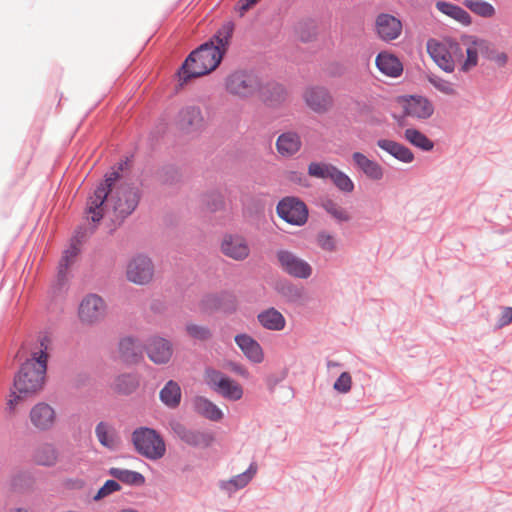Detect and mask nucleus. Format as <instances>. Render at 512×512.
Here are the masks:
<instances>
[{"instance_id": "38", "label": "nucleus", "mask_w": 512, "mask_h": 512, "mask_svg": "<svg viewBox=\"0 0 512 512\" xmlns=\"http://www.w3.org/2000/svg\"><path fill=\"white\" fill-rule=\"evenodd\" d=\"M463 5L482 18H492L496 14L495 7L485 0H463Z\"/></svg>"}, {"instance_id": "34", "label": "nucleus", "mask_w": 512, "mask_h": 512, "mask_svg": "<svg viewBox=\"0 0 512 512\" xmlns=\"http://www.w3.org/2000/svg\"><path fill=\"white\" fill-rule=\"evenodd\" d=\"M139 386V377L136 373H123L118 375L113 382L115 392L122 395H130Z\"/></svg>"}, {"instance_id": "62", "label": "nucleus", "mask_w": 512, "mask_h": 512, "mask_svg": "<svg viewBox=\"0 0 512 512\" xmlns=\"http://www.w3.org/2000/svg\"><path fill=\"white\" fill-rule=\"evenodd\" d=\"M120 512H138V511H136L135 509H132V508H125V509H122Z\"/></svg>"}, {"instance_id": "26", "label": "nucleus", "mask_w": 512, "mask_h": 512, "mask_svg": "<svg viewBox=\"0 0 512 512\" xmlns=\"http://www.w3.org/2000/svg\"><path fill=\"white\" fill-rule=\"evenodd\" d=\"M193 409L198 415L210 421L218 422L224 417L222 410L204 396H196L194 398Z\"/></svg>"}, {"instance_id": "37", "label": "nucleus", "mask_w": 512, "mask_h": 512, "mask_svg": "<svg viewBox=\"0 0 512 512\" xmlns=\"http://www.w3.org/2000/svg\"><path fill=\"white\" fill-rule=\"evenodd\" d=\"M405 139L422 151L429 152L434 148V142L416 128H408L404 132Z\"/></svg>"}, {"instance_id": "56", "label": "nucleus", "mask_w": 512, "mask_h": 512, "mask_svg": "<svg viewBox=\"0 0 512 512\" xmlns=\"http://www.w3.org/2000/svg\"><path fill=\"white\" fill-rule=\"evenodd\" d=\"M258 0H240L237 3V9L240 14L243 15L246 11H248L253 5H255Z\"/></svg>"}, {"instance_id": "27", "label": "nucleus", "mask_w": 512, "mask_h": 512, "mask_svg": "<svg viewBox=\"0 0 512 512\" xmlns=\"http://www.w3.org/2000/svg\"><path fill=\"white\" fill-rule=\"evenodd\" d=\"M259 324L270 331H281L286 326L283 314L274 307H269L257 315Z\"/></svg>"}, {"instance_id": "7", "label": "nucleus", "mask_w": 512, "mask_h": 512, "mask_svg": "<svg viewBox=\"0 0 512 512\" xmlns=\"http://www.w3.org/2000/svg\"><path fill=\"white\" fill-rule=\"evenodd\" d=\"M205 381L213 391L227 400L238 401L243 396L241 385L217 369L206 368Z\"/></svg>"}, {"instance_id": "31", "label": "nucleus", "mask_w": 512, "mask_h": 512, "mask_svg": "<svg viewBox=\"0 0 512 512\" xmlns=\"http://www.w3.org/2000/svg\"><path fill=\"white\" fill-rule=\"evenodd\" d=\"M275 291L289 303H297L304 296V289L288 279L277 281Z\"/></svg>"}, {"instance_id": "28", "label": "nucleus", "mask_w": 512, "mask_h": 512, "mask_svg": "<svg viewBox=\"0 0 512 512\" xmlns=\"http://www.w3.org/2000/svg\"><path fill=\"white\" fill-rule=\"evenodd\" d=\"M257 472V465L255 463H251L246 471L240 473L234 477H232L228 481H221L220 488L223 491H226L229 495L233 494L239 489L244 488L248 485V483L252 480L254 475Z\"/></svg>"}, {"instance_id": "2", "label": "nucleus", "mask_w": 512, "mask_h": 512, "mask_svg": "<svg viewBox=\"0 0 512 512\" xmlns=\"http://www.w3.org/2000/svg\"><path fill=\"white\" fill-rule=\"evenodd\" d=\"M233 32L234 24L226 22L209 40L194 49L178 71L180 79L187 82L215 70L227 52Z\"/></svg>"}, {"instance_id": "4", "label": "nucleus", "mask_w": 512, "mask_h": 512, "mask_svg": "<svg viewBox=\"0 0 512 512\" xmlns=\"http://www.w3.org/2000/svg\"><path fill=\"white\" fill-rule=\"evenodd\" d=\"M224 86L230 95L247 99L260 90L261 78L252 69H236L226 76Z\"/></svg>"}, {"instance_id": "14", "label": "nucleus", "mask_w": 512, "mask_h": 512, "mask_svg": "<svg viewBox=\"0 0 512 512\" xmlns=\"http://www.w3.org/2000/svg\"><path fill=\"white\" fill-rule=\"evenodd\" d=\"M176 125L186 133L200 131L204 126L200 107L195 105L183 107L177 114Z\"/></svg>"}, {"instance_id": "20", "label": "nucleus", "mask_w": 512, "mask_h": 512, "mask_svg": "<svg viewBox=\"0 0 512 512\" xmlns=\"http://www.w3.org/2000/svg\"><path fill=\"white\" fill-rule=\"evenodd\" d=\"M434 112L431 102L422 96H410L404 104V117L427 119Z\"/></svg>"}, {"instance_id": "43", "label": "nucleus", "mask_w": 512, "mask_h": 512, "mask_svg": "<svg viewBox=\"0 0 512 512\" xmlns=\"http://www.w3.org/2000/svg\"><path fill=\"white\" fill-rule=\"evenodd\" d=\"M186 333L196 341H208L212 338L213 333L207 326L188 323L185 326Z\"/></svg>"}, {"instance_id": "19", "label": "nucleus", "mask_w": 512, "mask_h": 512, "mask_svg": "<svg viewBox=\"0 0 512 512\" xmlns=\"http://www.w3.org/2000/svg\"><path fill=\"white\" fill-rule=\"evenodd\" d=\"M142 343L131 336L124 337L119 342V354L125 364H136L143 358Z\"/></svg>"}, {"instance_id": "5", "label": "nucleus", "mask_w": 512, "mask_h": 512, "mask_svg": "<svg viewBox=\"0 0 512 512\" xmlns=\"http://www.w3.org/2000/svg\"><path fill=\"white\" fill-rule=\"evenodd\" d=\"M132 442L135 450L143 457L155 461L166 453V444L161 434L153 428L140 427L133 431Z\"/></svg>"}, {"instance_id": "13", "label": "nucleus", "mask_w": 512, "mask_h": 512, "mask_svg": "<svg viewBox=\"0 0 512 512\" xmlns=\"http://www.w3.org/2000/svg\"><path fill=\"white\" fill-rule=\"evenodd\" d=\"M153 274L154 266L151 259L141 254L134 257L127 268L128 280L139 285L148 283Z\"/></svg>"}, {"instance_id": "64", "label": "nucleus", "mask_w": 512, "mask_h": 512, "mask_svg": "<svg viewBox=\"0 0 512 512\" xmlns=\"http://www.w3.org/2000/svg\"><path fill=\"white\" fill-rule=\"evenodd\" d=\"M398 123H399V125H400V126H404V125H406V123H405V121H404V118H403V119H399V120H398Z\"/></svg>"}, {"instance_id": "54", "label": "nucleus", "mask_w": 512, "mask_h": 512, "mask_svg": "<svg viewBox=\"0 0 512 512\" xmlns=\"http://www.w3.org/2000/svg\"><path fill=\"white\" fill-rule=\"evenodd\" d=\"M29 480L28 474L26 472L20 471L14 474L11 478V486L14 490H20Z\"/></svg>"}, {"instance_id": "40", "label": "nucleus", "mask_w": 512, "mask_h": 512, "mask_svg": "<svg viewBox=\"0 0 512 512\" xmlns=\"http://www.w3.org/2000/svg\"><path fill=\"white\" fill-rule=\"evenodd\" d=\"M297 34L302 42H310L317 35V26L314 20L307 19L297 25Z\"/></svg>"}, {"instance_id": "25", "label": "nucleus", "mask_w": 512, "mask_h": 512, "mask_svg": "<svg viewBox=\"0 0 512 512\" xmlns=\"http://www.w3.org/2000/svg\"><path fill=\"white\" fill-rule=\"evenodd\" d=\"M377 146L400 162L411 163L414 161L415 157L411 149L399 142L390 139H379Z\"/></svg>"}, {"instance_id": "39", "label": "nucleus", "mask_w": 512, "mask_h": 512, "mask_svg": "<svg viewBox=\"0 0 512 512\" xmlns=\"http://www.w3.org/2000/svg\"><path fill=\"white\" fill-rule=\"evenodd\" d=\"M336 166L323 162H311L308 165V174L319 179H331Z\"/></svg>"}, {"instance_id": "52", "label": "nucleus", "mask_w": 512, "mask_h": 512, "mask_svg": "<svg viewBox=\"0 0 512 512\" xmlns=\"http://www.w3.org/2000/svg\"><path fill=\"white\" fill-rule=\"evenodd\" d=\"M352 378L348 372H342L334 382L333 388L340 393H347L351 390Z\"/></svg>"}, {"instance_id": "29", "label": "nucleus", "mask_w": 512, "mask_h": 512, "mask_svg": "<svg viewBox=\"0 0 512 512\" xmlns=\"http://www.w3.org/2000/svg\"><path fill=\"white\" fill-rule=\"evenodd\" d=\"M302 142L296 132H284L276 141V148L280 155L290 157L296 154L301 148Z\"/></svg>"}, {"instance_id": "30", "label": "nucleus", "mask_w": 512, "mask_h": 512, "mask_svg": "<svg viewBox=\"0 0 512 512\" xmlns=\"http://www.w3.org/2000/svg\"><path fill=\"white\" fill-rule=\"evenodd\" d=\"M435 7L441 13L456 20L464 26H470L472 24L471 15L465 9L456 4L439 0L436 2Z\"/></svg>"}, {"instance_id": "16", "label": "nucleus", "mask_w": 512, "mask_h": 512, "mask_svg": "<svg viewBox=\"0 0 512 512\" xmlns=\"http://www.w3.org/2000/svg\"><path fill=\"white\" fill-rule=\"evenodd\" d=\"M222 253L236 261L245 260L250 254L247 240L240 235L226 234L221 243Z\"/></svg>"}, {"instance_id": "55", "label": "nucleus", "mask_w": 512, "mask_h": 512, "mask_svg": "<svg viewBox=\"0 0 512 512\" xmlns=\"http://www.w3.org/2000/svg\"><path fill=\"white\" fill-rule=\"evenodd\" d=\"M512 322V307H504L497 320V327L502 328Z\"/></svg>"}, {"instance_id": "60", "label": "nucleus", "mask_w": 512, "mask_h": 512, "mask_svg": "<svg viewBox=\"0 0 512 512\" xmlns=\"http://www.w3.org/2000/svg\"><path fill=\"white\" fill-rule=\"evenodd\" d=\"M450 48L451 50H453L454 52H461V47L460 45L457 43V42H453L450 44Z\"/></svg>"}, {"instance_id": "15", "label": "nucleus", "mask_w": 512, "mask_h": 512, "mask_svg": "<svg viewBox=\"0 0 512 512\" xmlns=\"http://www.w3.org/2000/svg\"><path fill=\"white\" fill-rule=\"evenodd\" d=\"M304 99L307 106L316 113L327 112L333 104L330 92L322 86L308 87L304 92Z\"/></svg>"}, {"instance_id": "10", "label": "nucleus", "mask_w": 512, "mask_h": 512, "mask_svg": "<svg viewBox=\"0 0 512 512\" xmlns=\"http://www.w3.org/2000/svg\"><path fill=\"white\" fill-rule=\"evenodd\" d=\"M107 305L104 299L95 293L86 295L80 305L78 315L80 320L86 324H95L104 319Z\"/></svg>"}, {"instance_id": "41", "label": "nucleus", "mask_w": 512, "mask_h": 512, "mask_svg": "<svg viewBox=\"0 0 512 512\" xmlns=\"http://www.w3.org/2000/svg\"><path fill=\"white\" fill-rule=\"evenodd\" d=\"M322 207L338 222H348L351 219L350 215L332 199H325Z\"/></svg>"}, {"instance_id": "24", "label": "nucleus", "mask_w": 512, "mask_h": 512, "mask_svg": "<svg viewBox=\"0 0 512 512\" xmlns=\"http://www.w3.org/2000/svg\"><path fill=\"white\" fill-rule=\"evenodd\" d=\"M375 64L382 74L392 78L400 76L403 72V65L400 60L388 52H380L376 56Z\"/></svg>"}, {"instance_id": "42", "label": "nucleus", "mask_w": 512, "mask_h": 512, "mask_svg": "<svg viewBox=\"0 0 512 512\" xmlns=\"http://www.w3.org/2000/svg\"><path fill=\"white\" fill-rule=\"evenodd\" d=\"M331 180L333 184L343 193H351L355 188L351 178L337 167L331 175Z\"/></svg>"}, {"instance_id": "11", "label": "nucleus", "mask_w": 512, "mask_h": 512, "mask_svg": "<svg viewBox=\"0 0 512 512\" xmlns=\"http://www.w3.org/2000/svg\"><path fill=\"white\" fill-rule=\"evenodd\" d=\"M200 306L204 312L221 311L230 314L236 311L237 300L232 293L221 291L205 295L201 300Z\"/></svg>"}, {"instance_id": "51", "label": "nucleus", "mask_w": 512, "mask_h": 512, "mask_svg": "<svg viewBox=\"0 0 512 512\" xmlns=\"http://www.w3.org/2000/svg\"><path fill=\"white\" fill-rule=\"evenodd\" d=\"M205 203L211 211H218L224 207V197L218 191H212L205 195Z\"/></svg>"}, {"instance_id": "23", "label": "nucleus", "mask_w": 512, "mask_h": 512, "mask_svg": "<svg viewBox=\"0 0 512 512\" xmlns=\"http://www.w3.org/2000/svg\"><path fill=\"white\" fill-rule=\"evenodd\" d=\"M54 419L55 412L53 408L46 403H38L30 411L32 424L40 430L49 429L54 423Z\"/></svg>"}, {"instance_id": "48", "label": "nucleus", "mask_w": 512, "mask_h": 512, "mask_svg": "<svg viewBox=\"0 0 512 512\" xmlns=\"http://www.w3.org/2000/svg\"><path fill=\"white\" fill-rule=\"evenodd\" d=\"M121 489L118 481L114 479H108L105 483L99 488L97 493L93 496L94 501H100L101 499L109 496L110 494L117 492Z\"/></svg>"}, {"instance_id": "57", "label": "nucleus", "mask_w": 512, "mask_h": 512, "mask_svg": "<svg viewBox=\"0 0 512 512\" xmlns=\"http://www.w3.org/2000/svg\"><path fill=\"white\" fill-rule=\"evenodd\" d=\"M79 253V249L75 245H71V247L64 251L63 256H68L69 265L74 257H76Z\"/></svg>"}, {"instance_id": "58", "label": "nucleus", "mask_w": 512, "mask_h": 512, "mask_svg": "<svg viewBox=\"0 0 512 512\" xmlns=\"http://www.w3.org/2000/svg\"><path fill=\"white\" fill-rule=\"evenodd\" d=\"M491 60H495L499 65L503 66L507 62V55L505 53H496L494 54V58Z\"/></svg>"}, {"instance_id": "1", "label": "nucleus", "mask_w": 512, "mask_h": 512, "mask_svg": "<svg viewBox=\"0 0 512 512\" xmlns=\"http://www.w3.org/2000/svg\"><path fill=\"white\" fill-rule=\"evenodd\" d=\"M119 171H112L96 186L88 197L86 212L91 215L93 223H99L105 213L106 203L112 204L117 219L123 221L137 208L142 197L141 190L132 184H121L115 191V183L120 179Z\"/></svg>"}, {"instance_id": "44", "label": "nucleus", "mask_w": 512, "mask_h": 512, "mask_svg": "<svg viewBox=\"0 0 512 512\" xmlns=\"http://www.w3.org/2000/svg\"><path fill=\"white\" fill-rule=\"evenodd\" d=\"M431 56L435 63L441 68L443 71L447 73H451L454 71L455 63L448 51L444 50H434L431 52Z\"/></svg>"}, {"instance_id": "32", "label": "nucleus", "mask_w": 512, "mask_h": 512, "mask_svg": "<svg viewBox=\"0 0 512 512\" xmlns=\"http://www.w3.org/2000/svg\"><path fill=\"white\" fill-rule=\"evenodd\" d=\"M32 457L37 465L53 467L58 461V451L52 444L44 443L35 448Z\"/></svg>"}, {"instance_id": "63", "label": "nucleus", "mask_w": 512, "mask_h": 512, "mask_svg": "<svg viewBox=\"0 0 512 512\" xmlns=\"http://www.w3.org/2000/svg\"><path fill=\"white\" fill-rule=\"evenodd\" d=\"M13 512H27L25 509L22 508H16L13 510Z\"/></svg>"}, {"instance_id": "35", "label": "nucleus", "mask_w": 512, "mask_h": 512, "mask_svg": "<svg viewBox=\"0 0 512 512\" xmlns=\"http://www.w3.org/2000/svg\"><path fill=\"white\" fill-rule=\"evenodd\" d=\"M108 474L130 486L140 487L145 484V477L136 471L112 467L108 470Z\"/></svg>"}, {"instance_id": "22", "label": "nucleus", "mask_w": 512, "mask_h": 512, "mask_svg": "<svg viewBox=\"0 0 512 512\" xmlns=\"http://www.w3.org/2000/svg\"><path fill=\"white\" fill-rule=\"evenodd\" d=\"M352 160L355 166L369 179L379 181L384 176L382 166L374 160L369 159L361 152H354Z\"/></svg>"}, {"instance_id": "46", "label": "nucleus", "mask_w": 512, "mask_h": 512, "mask_svg": "<svg viewBox=\"0 0 512 512\" xmlns=\"http://www.w3.org/2000/svg\"><path fill=\"white\" fill-rule=\"evenodd\" d=\"M467 40H470L471 44L477 46L479 54H482L484 57L490 60L494 58L496 50L490 41L469 35H467Z\"/></svg>"}, {"instance_id": "12", "label": "nucleus", "mask_w": 512, "mask_h": 512, "mask_svg": "<svg viewBox=\"0 0 512 512\" xmlns=\"http://www.w3.org/2000/svg\"><path fill=\"white\" fill-rule=\"evenodd\" d=\"M403 25L399 18L389 13H380L375 19V32L385 42L397 39L402 33Z\"/></svg>"}, {"instance_id": "6", "label": "nucleus", "mask_w": 512, "mask_h": 512, "mask_svg": "<svg viewBox=\"0 0 512 512\" xmlns=\"http://www.w3.org/2000/svg\"><path fill=\"white\" fill-rule=\"evenodd\" d=\"M168 428L173 437L192 448H208L214 442V435L209 431L189 428L176 418L168 421Z\"/></svg>"}, {"instance_id": "49", "label": "nucleus", "mask_w": 512, "mask_h": 512, "mask_svg": "<svg viewBox=\"0 0 512 512\" xmlns=\"http://www.w3.org/2000/svg\"><path fill=\"white\" fill-rule=\"evenodd\" d=\"M428 80L438 91L446 95L456 94V90L454 89V86L451 82L434 74L430 75Z\"/></svg>"}, {"instance_id": "47", "label": "nucleus", "mask_w": 512, "mask_h": 512, "mask_svg": "<svg viewBox=\"0 0 512 512\" xmlns=\"http://www.w3.org/2000/svg\"><path fill=\"white\" fill-rule=\"evenodd\" d=\"M466 54L467 57L460 68L462 72H469L478 64L479 51L476 45L471 44L470 40H467Z\"/></svg>"}, {"instance_id": "9", "label": "nucleus", "mask_w": 512, "mask_h": 512, "mask_svg": "<svg viewBox=\"0 0 512 512\" xmlns=\"http://www.w3.org/2000/svg\"><path fill=\"white\" fill-rule=\"evenodd\" d=\"M275 255L279 268L285 274L296 279H308L312 275V266L294 252L287 249H279Z\"/></svg>"}, {"instance_id": "61", "label": "nucleus", "mask_w": 512, "mask_h": 512, "mask_svg": "<svg viewBox=\"0 0 512 512\" xmlns=\"http://www.w3.org/2000/svg\"><path fill=\"white\" fill-rule=\"evenodd\" d=\"M339 365H340L339 363L334 362V361H328V363H327L328 368L337 367Z\"/></svg>"}, {"instance_id": "21", "label": "nucleus", "mask_w": 512, "mask_h": 512, "mask_svg": "<svg viewBox=\"0 0 512 512\" xmlns=\"http://www.w3.org/2000/svg\"><path fill=\"white\" fill-rule=\"evenodd\" d=\"M235 343L251 362L259 364L264 360V353L261 345L250 335L241 333L234 338Z\"/></svg>"}, {"instance_id": "33", "label": "nucleus", "mask_w": 512, "mask_h": 512, "mask_svg": "<svg viewBox=\"0 0 512 512\" xmlns=\"http://www.w3.org/2000/svg\"><path fill=\"white\" fill-rule=\"evenodd\" d=\"M181 388L174 380L166 382L164 387L160 390L159 398L161 402L170 409H175L181 402Z\"/></svg>"}, {"instance_id": "17", "label": "nucleus", "mask_w": 512, "mask_h": 512, "mask_svg": "<svg viewBox=\"0 0 512 512\" xmlns=\"http://www.w3.org/2000/svg\"><path fill=\"white\" fill-rule=\"evenodd\" d=\"M146 352L149 359L155 364H167L173 354L172 344L169 340L154 336L148 340Z\"/></svg>"}, {"instance_id": "3", "label": "nucleus", "mask_w": 512, "mask_h": 512, "mask_svg": "<svg viewBox=\"0 0 512 512\" xmlns=\"http://www.w3.org/2000/svg\"><path fill=\"white\" fill-rule=\"evenodd\" d=\"M47 341L46 336L40 339L39 351H34L31 358L23 362L15 374L6 406V411L9 414L15 413L16 407L21 401L42 389L48 363Z\"/></svg>"}, {"instance_id": "45", "label": "nucleus", "mask_w": 512, "mask_h": 512, "mask_svg": "<svg viewBox=\"0 0 512 512\" xmlns=\"http://www.w3.org/2000/svg\"><path fill=\"white\" fill-rule=\"evenodd\" d=\"M159 179L163 184L173 185L180 181L181 174L174 165H165L159 171Z\"/></svg>"}, {"instance_id": "18", "label": "nucleus", "mask_w": 512, "mask_h": 512, "mask_svg": "<svg viewBox=\"0 0 512 512\" xmlns=\"http://www.w3.org/2000/svg\"><path fill=\"white\" fill-rule=\"evenodd\" d=\"M257 94L266 105L277 107L286 100L287 91L282 84L270 81L265 84L261 82Z\"/></svg>"}, {"instance_id": "8", "label": "nucleus", "mask_w": 512, "mask_h": 512, "mask_svg": "<svg viewBox=\"0 0 512 512\" xmlns=\"http://www.w3.org/2000/svg\"><path fill=\"white\" fill-rule=\"evenodd\" d=\"M276 213L282 220L294 226H303L309 216L305 202L295 196L282 198L276 206Z\"/></svg>"}, {"instance_id": "53", "label": "nucleus", "mask_w": 512, "mask_h": 512, "mask_svg": "<svg viewBox=\"0 0 512 512\" xmlns=\"http://www.w3.org/2000/svg\"><path fill=\"white\" fill-rule=\"evenodd\" d=\"M69 268L68 256H62L61 261L59 263L57 281L60 286L64 285L66 282L67 270Z\"/></svg>"}, {"instance_id": "36", "label": "nucleus", "mask_w": 512, "mask_h": 512, "mask_svg": "<svg viewBox=\"0 0 512 512\" xmlns=\"http://www.w3.org/2000/svg\"><path fill=\"white\" fill-rule=\"evenodd\" d=\"M95 434L100 444L110 450L117 447L118 440L115 430L106 422H99L95 428Z\"/></svg>"}, {"instance_id": "50", "label": "nucleus", "mask_w": 512, "mask_h": 512, "mask_svg": "<svg viewBox=\"0 0 512 512\" xmlns=\"http://www.w3.org/2000/svg\"><path fill=\"white\" fill-rule=\"evenodd\" d=\"M316 243L324 251L334 252L336 250V240L334 236L326 231H320L317 234Z\"/></svg>"}, {"instance_id": "59", "label": "nucleus", "mask_w": 512, "mask_h": 512, "mask_svg": "<svg viewBox=\"0 0 512 512\" xmlns=\"http://www.w3.org/2000/svg\"><path fill=\"white\" fill-rule=\"evenodd\" d=\"M233 371H235V372H237V373H239L241 375H243L246 372V370L242 366L237 365V364H235L233 366Z\"/></svg>"}]
</instances>
